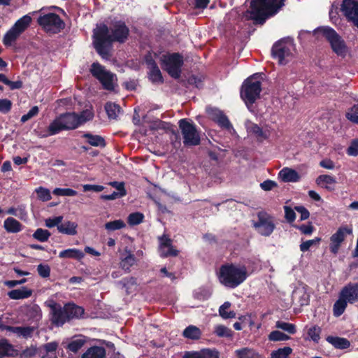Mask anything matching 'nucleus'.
<instances>
[{
    "label": "nucleus",
    "instance_id": "58",
    "mask_svg": "<svg viewBox=\"0 0 358 358\" xmlns=\"http://www.w3.org/2000/svg\"><path fill=\"white\" fill-rule=\"evenodd\" d=\"M206 113L209 117L215 122L223 113L220 110L211 107L206 108Z\"/></svg>",
    "mask_w": 358,
    "mask_h": 358
},
{
    "label": "nucleus",
    "instance_id": "9",
    "mask_svg": "<svg viewBox=\"0 0 358 358\" xmlns=\"http://www.w3.org/2000/svg\"><path fill=\"white\" fill-rule=\"evenodd\" d=\"M252 227L263 236H269L275 229V217L264 210L257 213V220L253 221Z\"/></svg>",
    "mask_w": 358,
    "mask_h": 358
},
{
    "label": "nucleus",
    "instance_id": "35",
    "mask_svg": "<svg viewBox=\"0 0 358 358\" xmlns=\"http://www.w3.org/2000/svg\"><path fill=\"white\" fill-rule=\"evenodd\" d=\"M348 301L339 294L338 299L334 303L333 307V313L335 317L341 316L345 310Z\"/></svg>",
    "mask_w": 358,
    "mask_h": 358
},
{
    "label": "nucleus",
    "instance_id": "53",
    "mask_svg": "<svg viewBox=\"0 0 358 358\" xmlns=\"http://www.w3.org/2000/svg\"><path fill=\"white\" fill-rule=\"evenodd\" d=\"M36 192L38 195V199L43 201H48L52 199L50 192L49 189L40 187L36 189Z\"/></svg>",
    "mask_w": 358,
    "mask_h": 358
},
{
    "label": "nucleus",
    "instance_id": "51",
    "mask_svg": "<svg viewBox=\"0 0 358 358\" xmlns=\"http://www.w3.org/2000/svg\"><path fill=\"white\" fill-rule=\"evenodd\" d=\"M321 331V328L315 325L308 329V335L313 341L318 343L320 339Z\"/></svg>",
    "mask_w": 358,
    "mask_h": 358
},
{
    "label": "nucleus",
    "instance_id": "60",
    "mask_svg": "<svg viewBox=\"0 0 358 358\" xmlns=\"http://www.w3.org/2000/svg\"><path fill=\"white\" fill-rule=\"evenodd\" d=\"M38 111H39V108L38 106H36L32 107L27 114L22 116L21 122L22 123H24L25 122L28 121L31 118L37 115L38 113Z\"/></svg>",
    "mask_w": 358,
    "mask_h": 358
},
{
    "label": "nucleus",
    "instance_id": "56",
    "mask_svg": "<svg viewBox=\"0 0 358 358\" xmlns=\"http://www.w3.org/2000/svg\"><path fill=\"white\" fill-rule=\"evenodd\" d=\"M216 122L218 124V125L227 130H231L233 129L232 124L229 122L228 117L222 113L221 116H220L219 119L216 121Z\"/></svg>",
    "mask_w": 358,
    "mask_h": 358
},
{
    "label": "nucleus",
    "instance_id": "15",
    "mask_svg": "<svg viewBox=\"0 0 358 358\" xmlns=\"http://www.w3.org/2000/svg\"><path fill=\"white\" fill-rule=\"evenodd\" d=\"M341 10L343 15L358 27V1L343 0Z\"/></svg>",
    "mask_w": 358,
    "mask_h": 358
},
{
    "label": "nucleus",
    "instance_id": "12",
    "mask_svg": "<svg viewBox=\"0 0 358 358\" xmlns=\"http://www.w3.org/2000/svg\"><path fill=\"white\" fill-rule=\"evenodd\" d=\"M178 124L183 137V143L186 145H199L200 137L195 125L186 119L180 120Z\"/></svg>",
    "mask_w": 358,
    "mask_h": 358
},
{
    "label": "nucleus",
    "instance_id": "49",
    "mask_svg": "<svg viewBox=\"0 0 358 358\" xmlns=\"http://www.w3.org/2000/svg\"><path fill=\"white\" fill-rule=\"evenodd\" d=\"M214 332L220 338H230L233 335V331L230 329L222 324L216 326Z\"/></svg>",
    "mask_w": 358,
    "mask_h": 358
},
{
    "label": "nucleus",
    "instance_id": "20",
    "mask_svg": "<svg viewBox=\"0 0 358 358\" xmlns=\"http://www.w3.org/2000/svg\"><path fill=\"white\" fill-rule=\"evenodd\" d=\"M57 348L58 343L55 341L47 343L38 348V356L41 358H57Z\"/></svg>",
    "mask_w": 358,
    "mask_h": 358
},
{
    "label": "nucleus",
    "instance_id": "42",
    "mask_svg": "<svg viewBox=\"0 0 358 358\" xmlns=\"http://www.w3.org/2000/svg\"><path fill=\"white\" fill-rule=\"evenodd\" d=\"M31 17L28 15H26L18 20L13 25V27L22 34L28 27L31 23Z\"/></svg>",
    "mask_w": 358,
    "mask_h": 358
},
{
    "label": "nucleus",
    "instance_id": "45",
    "mask_svg": "<svg viewBox=\"0 0 358 358\" xmlns=\"http://www.w3.org/2000/svg\"><path fill=\"white\" fill-rule=\"evenodd\" d=\"M144 215L140 212L132 213L127 217V222L130 226L138 225L143 222Z\"/></svg>",
    "mask_w": 358,
    "mask_h": 358
},
{
    "label": "nucleus",
    "instance_id": "13",
    "mask_svg": "<svg viewBox=\"0 0 358 358\" xmlns=\"http://www.w3.org/2000/svg\"><path fill=\"white\" fill-rule=\"evenodd\" d=\"M293 44L288 41H278L272 48V55L280 64H286L292 57Z\"/></svg>",
    "mask_w": 358,
    "mask_h": 358
},
{
    "label": "nucleus",
    "instance_id": "33",
    "mask_svg": "<svg viewBox=\"0 0 358 358\" xmlns=\"http://www.w3.org/2000/svg\"><path fill=\"white\" fill-rule=\"evenodd\" d=\"M86 341V338L83 336L75 337L69 343L66 349L76 353L85 344Z\"/></svg>",
    "mask_w": 358,
    "mask_h": 358
},
{
    "label": "nucleus",
    "instance_id": "38",
    "mask_svg": "<svg viewBox=\"0 0 358 358\" xmlns=\"http://www.w3.org/2000/svg\"><path fill=\"white\" fill-rule=\"evenodd\" d=\"M20 34L21 33L13 27L3 37L4 44L6 45H10Z\"/></svg>",
    "mask_w": 358,
    "mask_h": 358
},
{
    "label": "nucleus",
    "instance_id": "61",
    "mask_svg": "<svg viewBox=\"0 0 358 358\" xmlns=\"http://www.w3.org/2000/svg\"><path fill=\"white\" fill-rule=\"evenodd\" d=\"M161 251L160 256L162 257H176L178 255V250L173 248L172 245L171 246L167 247V250H165L163 249Z\"/></svg>",
    "mask_w": 358,
    "mask_h": 358
},
{
    "label": "nucleus",
    "instance_id": "52",
    "mask_svg": "<svg viewBox=\"0 0 358 358\" xmlns=\"http://www.w3.org/2000/svg\"><path fill=\"white\" fill-rule=\"evenodd\" d=\"M321 240V238L315 237L314 239L306 241L300 244V250L303 252H307L311 246L319 244Z\"/></svg>",
    "mask_w": 358,
    "mask_h": 358
},
{
    "label": "nucleus",
    "instance_id": "63",
    "mask_svg": "<svg viewBox=\"0 0 358 358\" xmlns=\"http://www.w3.org/2000/svg\"><path fill=\"white\" fill-rule=\"evenodd\" d=\"M159 241L160 250H162L163 249H165L166 248L172 245V240L165 234L159 237Z\"/></svg>",
    "mask_w": 358,
    "mask_h": 358
},
{
    "label": "nucleus",
    "instance_id": "32",
    "mask_svg": "<svg viewBox=\"0 0 358 358\" xmlns=\"http://www.w3.org/2000/svg\"><path fill=\"white\" fill-rule=\"evenodd\" d=\"M182 336L188 339L199 340L201 336V331L196 326L189 325L184 329Z\"/></svg>",
    "mask_w": 358,
    "mask_h": 358
},
{
    "label": "nucleus",
    "instance_id": "25",
    "mask_svg": "<svg viewBox=\"0 0 358 358\" xmlns=\"http://www.w3.org/2000/svg\"><path fill=\"white\" fill-rule=\"evenodd\" d=\"M326 341L336 349L345 350L350 346V342L343 337L328 336Z\"/></svg>",
    "mask_w": 358,
    "mask_h": 358
},
{
    "label": "nucleus",
    "instance_id": "6",
    "mask_svg": "<svg viewBox=\"0 0 358 358\" xmlns=\"http://www.w3.org/2000/svg\"><path fill=\"white\" fill-rule=\"evenodd\" d=\"M90 72L101 83L105 90L112 91L115 89L117 85V76L103 66L94 62L91 65Z\"/></svg>",
    "mask_w": 358,
    "mask_h": 358
},
{
    "label": "nucleus",
    "instance_id": "54",
    "mask_svg": "<svg viewBox=\"0 0 358 358\" xmlns=\"http://www.w3.org/2000/svg\"><path fill=\"white\" fill-rule=\"evenodd\" d=\"M346 117L350 121L358 124V103L348 110L346 113Z\"/></svg>",
    "mask_w": 358,
    "mask_h": 358
},
{
    "label": "nucleus",
    "instance_id": "14",
    "mask_svg": "<svg viewBox=\"0 0 358 358\" xmlns=\"http://www.w3.org/2000/svg\"><path fill=\"white\" fill-rule=\"evenodd\" d=\"M352 234V225H343L330 237L329 250L330 252L336 255L348 235Z\"/></svg>",
    "mask_w": 358,
    "mask_h": 358
},
{
    "label": "nucleus",
    "instance_id": "55",
    "mask_svg": "<svg viewBox=\"0 0 358 358\" xmlns=\"http://www.w3.org/2000/svg\"><path fill=\"white\" fill-rule=\"evenodd\" d=\"M53 194L57 196H75L77 192L70 188H55L53 190Z\"/></svg>",
    "mask_w": 358,
    "mask_h": 358
},
{
    "label": "nucleus",
    "instance_id": "40",
    "mask_svg": "<svg viewBox=\"0 0 358 358\" xmlns=\"http://www.w3.org/2000/svg\"><path fill=\"white\" fill-rule=\"evenodd\" d=\"M292 351V349L289 346L279 348L271 352V358H289Z\"/></svg>",
    "mask_w": 358,
    "mask_h": 358
},
{
    "label": "nucleus",
    "instance_id": "17",
    "mask_svg": "<svg viewBox=\"0 0 358 358\" xmlns=\"http://www.w3.org/2000/svg\"><path fill=\"white\" fill-rule=\"evenodd\" d=\"M340 294L350 303L358 301V283H348L341 289Z\"/></svg>",
    "mask_w": 358,
    "mask_h": 358
},
{
    "label": "nucleus",
    "instance_id": "48",
    "mask_svg": "<svg viewBox=\"0 0 358 358\" xmlns=\"http://www.w3.org/2000/svg\"><path fill=\"white\" fill-rule=\"evenodd\" d=\"M50 236L51 233L48 230L43 229L41 228L37 229L33 234L34 238L36 239L40 242L47 241Z\"/></svg>",
    "mask_w": 358,
    "mask_h": 358
},
{
    "label": "nucleus",
    "instance_id": "26",
    "mask_svg": "<svg viewBox=\"0 0 358 358\" xmlns=\"http://www.w3.org/2000/svg\"><path fill=\"white\" fill-rule=\"evenodd\" d=\"M106 350L101 346H92L82 355L81 358H105Z\"/></svg>",
    "mask_w": 358,
    "mask_h": 358
},
{
    "label": "nucleus",
    "instance_id": "64",
    "mask_svg": "<svg viewBox=\"0 0 358 358\" xmlns=\"http://www.w3.org/2000/svg\"><path fill=\"white\" fill-rule=\"evenodd\" d=\"M12 103L7 99H0V112L7 113L11 109Z\"/></svg>",
    "mask_w": 358,
    "mask_h": 358
},
{
    "label": "nucleus",
    "instance_id": "2",
    "mask_svg": "<svg viewBox=\"0 0 358 358\" xmlns=\"http://www.w3.org/2000/svg\"><path fill=\"white\" fill-rule=\"evenodd\" d=\"M284 6V0H252L246 17L256 24H264L266 20L278 12Z\"/></svg>",
    "mask_w": 358,
    "mask_h": 358
},
{
    "label": "nucleus",
    "instance_id": "27",
    "mask_svg": "<svg viewBox=\"0 0 358 358\" xmlns=\"http://www.w3.org/2000/svg\"><path fill=\"white\" fill-rule=\"evenodd\" d=\"M33 291L26 287H22L21 289H12L8 292V296L11 299L18 300L24 299L30 297L32 295Z\"/></svg>",
    "mask_w": 358,
    "mask_h": 358
},
{
    "label": "nucleus",
    "instance_id": "34",
    "mask_svg": "<svg viewBox=\"0 0 358 358\" xmlns=\"http://www.w3.org/2000/svg\"><path fill=\"white\" fill-rule=\"evenodd\" d=\"M113 186L116 188V191H114L112 194H108L103 196L104 199L108 200H113L119 199L126 194L124 184L120 182H113Z\"/></svg>",
    "mask_w": 358,
    "mask_h": 358
},
{
    "label": "nucleus",
    "instance_id": "36",
    "mask_svg": "<svg viewBox=\"0 0 358 358\" xmlns=\"http://www.w3.org/2000/svg\"><path fill=\"white\" fill-rule=\"evenodd\" d=\"M248 131L255 136L258 141H263L268 138L266 132L264 131L257 124L251 123L248 126Z\"/></svg>",
    "mask_w": 358,
    "mask_h": 358
},
{
    "label": "nucleus",
    "instance_id": "18",
    "mask_svg": "<svg viewBox=\"0 0 358 358\" xmlns=\"http://www.w3.org/2000/svg\"><path fill=\"white\" fill-rule=\"evenodd\" d=\"M182 358H220L219 352L209 348L199 351H185Z\"/></svg>",
    "mask_w": 358,
    "mask_h": 358
},
{
    "label": "nucleus",
    "instance_id": "7",
    "mask_svg": "<svg viewBox=\"0 0 358 358\" xmlns=\"http://www.w3.org/2000/svg\"><path fill=\"white\" fill-rule=\"evenodd\" d=\"M45 8H43L36 13L41 15L37 20L40 26H41L46 31L57 33L64 27V22L60 17L53 13H45Z\"/></svg>",
    "mask_w": 358,
    "mask_h": 358
},
{
    "label": "nucleus",
    "instance_id": "62",
    "mask_svg": "<svg viewBox=\"0 0 358 358\" xmlns=\"http://www.w3.org/2000/svg\"><path fill=\"white\" fill-rule=\"evenodd\" d=\"M62 216H57L52 218H48L45 220V225L49 228H52L55 226L57 227L62 224Z\"/></svg>",
    "mask_w": 358,
    "mask_h": 358
},
{
    "label": "nucleus",
    "instance_id": "43",
    "mask_svg": "<svg viewBox=\"0 0 358 358\" xmlns=\"http://www.w3.org/2000/svg\"><path fill=\"white\" fill-rule=\"evenodd\" d=\"M270 341L278 342L290 339V336L278 330L272 331L268 336Z\"/></svg>",
    "mask_w": 358,
    "mask_h": 358
},
{
    "label": "nucleus",
    "instance_id": "59",
    "mask_svg": "<svg viewBox=\"0 0 358 358\" xmlns=\"http://www.w3.org/2000/svg\"><path fill=\"white\" fill-rule=\"evenodd\" d=\"M347 154L350 156L358 155V138L353 139L347 149Z\"/></svg>",
    "mask_w": 358,
    "mask_h": 358
},
{
    "label": "nucleus",
    "instance_id": "5",
    "mask_svg": "<svg viewBox=\"0 0 358 358\" xmlns=\"http://www.w3.org/2000/svg\"><path fill=\"white\" fill-rule=\"evenodd\" d=\"M78 126L77 114L76 113H66L55 118L48 128V135L58 134L62 130L75 129Z\"/></svg>",
    "mask_w": 358,
    "mask_h": 358
},
{
    "label": "nucleus",
    "instance_id": "37",
    "mask_svg": "<svg viewBox=\"0 0 358 358\" xmlns=\"http://www.w3.org/2000/svg\"><path fill=\"white\" fill-rule=\"evenodd\" d=\"M126 256L122 259L120 266L125 271H129L130 268L135 264L136 259L130 251H126Z\"/></svg>",
    "mask_w": 358,
    "mask_h": 358
},
{
    "label": "nucleus",
    "instance_id": "44",
    "mask_svg": "<svg viewBox=\"0 0 358 358\" xmlns=\"http://www.w3.org/2000/svg\"><path fill=\"white\" fill-rule=\"evenodd\" d=\"M231 306V303L229 301L224 302L219 308V314L224 319L234 318L236 317L234 311L227 312V310Z\"/></svg>",
    "mask_w": 358,
    "mask_h": 358
},
{
    "label": "nucleus",
    "instance_id": "23",
    "mask_svg": "<svg viewBox=\"0 0 358 358\" xmlns=\"http://www.w3.org/2000/svg\"><path fill=\"white\" fill-rule=\"evenodd\" d=\"M65 306L67 315L66 317H67L68 322L73 319L80 318L85 313L84 308L75 303H69L65 304Z\"/></svg>",
    "mask_w": 358,
    "mask_h": 358
},
{
    "label": "nucleus",
    "instance_id": "31",
    "mask_svg": "<svg viewBox=\"0 0 358 358\" xmlns=\"http://www.w3.org/2000/svg\"><path fill=\"white\" fill-rule=\"evenodd\" d=\"M5 229L10 233H17L22 230V224L13 217H8L3 224Z\"/></svg>",
    "mask_w": 358,
    "mask_h": 358
},
{
    "label": "nucleus",
    "instance_id": "46",
    "mask_svg": "<svg viewBox=\"0 0 358 358\" xmlns=\"http://www.w3.org/2000/svg\"><path fill=\"white\" fill-rule=\"evenodd\" d=\"M104 227L106 230L113 231L124 228L126 227V224L122 220H115L106 222Z\"/></svg>",
    "mask_w": 358,
    "mask_h": 358
},
{
    "label": "nucleus",
    "instance_id": "24",
    "mask_svg": "<svg viewBox=\"0 0 358 358\" xmlns=\"http://www.w3.org/2000/svg\"><path fill=\"white\" fill-rule=\"evenodd\" d=\"M85 257V253L77 248H69L61 251L59 257L61 259H73L76 260H81Z\"/></svg>",
    "mask_w": 358,
    "mask_h": 358
},
{
    "label": "nucleus",
    "instance_id": "16",
    "mask_svg": "<svg viewBox=\"0 0 358 358\" xmlns=\"http://www.w3.org/2000/svg\"><path fill=\"white\" fill-rule=\"evenodd\" d=\"M50 321L51 322L57 326L61 327L66 322H68L67 317H66V306L64 307L57 303H53L50 306Z\"/></svg>",
    "mask_w": 358,
    "mask_h": 358
},
{
    "label": "nucleus",
    "instance_id": "1",
    "mask_svg": "<svg viewBox=\"0 0 358 358\" xmlns=\"http://www.w3.org/2000/svg\"><path fill=\"white\" fill-rule=\"evenodd\" d=\"M129 32L128 27L121 21L114 22L110 29L105 24L97 25L93 33L94 48L102 58L108 59L110 57L112 43H124Z\"/></svg>",
    "mask_w": 358,
    "mask_h": 358
},
{
    "label": "nucleus",
    "instance_id": "4",
    "mask_svg": "<svg viewBox=\"0 0 358 358\" xmlns=\"http://www.w3.org/2000/svg\"><path fill=\"white\" fill-rule=\"evenodd\" d=\"M317 38L324 37L330 43L333 51L338 56L345 57L347 48L345 41L331 27L327 26L320 27L313 31Z\"/></svg>",
    "mask_w": 358,
    "mask_h": 358
},
{
    "label": "nucleus",
    "instance_id": "28",
    "mask_svg": "<svg viewBox=\"0 0 358 358\" xmlns=\"http://www.w3.org/2000/svg\"><path fill=\"white\" fill-rule=\"evenodd\" d=\"M317 184L328 189H333L336 184V178L329 175H321L316 179Z\"/></svg>",
    "mask_w": 358,
    "mask_h": 358
},
{
    "label": "nucleus",
    "instance_id": "47",
    "mask_svg": "<svg viewBox=\"0 0 358 358\" xmlns=\"http://www.w3.org/2000/svg\"><path fill=\"white\" fill-rule=\"evenodd\" d=\"M275 327L280 329L290 334H294L296 332V326L294 324L278 320L275 322Z\"/></svg>",
    "mask_w": 358,
    "mask_h": 358
},
{
    "label": "nucleus",
    "instance_id": "50",
    "mask_svg": "<svg viewBox=\"0 0 358 358\" xmlns=\"http://www.w3.org/2000/svg\"><path fill=\"white\" fill-rule=\"evenodd\" d=\"M94 114L92 111L88 109L83 110L79 115L77 114L78 126L79 127L86 122L91 120Z\"/></svg>",
    "mask_w": 358,
    "mask_h": 358
},
{
    "label": "nucleus",
    "instance_id": "57",
    "mask_svg": "<svg viewBox=\"0 0 358 358\" xmlns=\"http://www.w3.org/2000/svg\"><path fill=\"white\" fill-rule=\"evenodd\" d=\"M37 271L41 277L46 278L50 275V267L48 264H40L37 266Z\"/></svg>",
    "mask_w": 358,
    "mask_h": 358
},
{
    "label": "nucleus",
    "instance_id": "22",
    "mask_svg": "<svg viewBox=\"0 0 358 358\" xmlns=\"http://www.w3.org/2000/svg\"><path fill=\"white\" fill-rule=\"evenodd\" d=\"M278 178L284 182H296L301 176L295 170L285 167L280 171Z\"/></svg>",
    "mask_w": 358,
    "mask_h": 358
},
{
    "label": "nucleus",
    "instance_id": "30",
    "mask_svg": "<svg viewBox=\"0 0 358 358\" xmlns=\"http://www.w3.org/2000/svg\"><path fill=\"white\" fill-rule=\"evenodd\" d=\"M83 137L86 138L87 142L92 146L103 148L106 145L104 138L99 135L85 133L83 135Z\"/></svg>",
    "mask_w": 358,
    "mask_h": 358
},
{
    "label": "nucleus",
    "instance_id": "21",
    "mask_svg": "<svg viewBox=\"0 0 358 358\" xmlns=\"http://www.w3.org/2000/svg\"><path fill=\"white\" fill-rule=\"evenodd\" d=\"M146 63L149 69V78L153 83H162L163 77L157 64L152 59H147Z\"/></svg>",
    "mask_w": 358,
    "mask_h": 358
},
{
    "label": "nucleus",
    "instance_id": "3",
    "mask_svg": "<svg viewBox=\"0 0 358 358\" xmlns=\"http://www.w3.org/2000/svg\"><path fill=\"white\" fill-rule=\"evenodd\" d=\"M248 275V269L245 265L240 266L233 263L222 264L217 274L220 282L230 289H234L241 285Z\"/></svg>",
    "mask_w": 358,
    "mask_h": 358
},
{
    "label": "nucleus",
    "instance_id": "11",
    "mask_svg": "<svg viewBox=\"0 0 358 358\" xmlns=\"http://www.w3.org/2000/svg\"><path fill=\"white\" fill-rule=\"evenodd\" d=\"M36 329L35 327H12L9 324L8 317H0V332H6V335L10 336V334H15L19 338L25 339L31 338Z\"/></svg>",
    "mask_w": 358,
    "mask_h": 358
},
{
    "label": "nucleus",
    "instance_id": "29",
    "mask_svg": "<svg viewBox=\"0 0 358 358\" xmlns=\"http://www.w3.org/2000/svg\"><path fill=\"white\" fill-rule=\"evenodd\" d=\"M78 224L76 222L67 221L57 226V230L59 233L73 236L77 234Z\"/></svg>",
    "mask_w": 358,
    "mask_h": 358
},
{
    "label": "nucleus",
    "instance_id": "19",
    "mask_svg": "<svg viewBox=\"0 0 358 358\" xmlns=\"http://www.w3.org/2000/svg\"><path fill=\"white\" fill-rule=\"evenodd\" d=\"M18 355V350H16L6 338L0 339V358L15 357Z\"/></svg>",
    "mask_w": 358,
    "mask_h": 358
},
{
    "label": "nucleus",
    "instance_id": "8",
    "mask_svg": "<svg viewBox=\"0 0 358 358\" xmlns=\"http://www.w3.org/2000/svg\"><path fill=\"white\" fill-rule=\"evenodd\" d=\"M262 91L261 83L255 76L247 78L241 87V96L249 108L259 97Z\"/></svg>",
    "mask_w": 358,
    "mask_h": 358
},
{
    "label": "nucleus",
    "instance_id": "10",
    "mask_svg": "<svg viewBox=\"0 0 358 358\" xmlns=\"http://www.w3.org/2000/svg\"><path fill=\"white\" fill-rule=\"evenodd\" d=\"M162 68L173 78H179L181 67L183 65V57L178 53L163 55L162 57Z\"/></svg>",
    "mask_w": 358,
    "mask_h": 358
},
{
    "label": "nucleus",
    "instance_id": "41",
    "mask_svg": "<svg viewBox=\"0 0 358 358\" xmlns=\"http://www.w3.org/2000/svg\"><path fill=\"white\" fill-rule=\"evenodd\" d=\"M235 355L236 358H255V351L249 348H242L241 349L236 350Z\"/></svg>",
    "mask_w": 358,
    "mask_h": 358
},
{
    "label": "nucleus",
    "instance_id": "39",
    "mask_svg": "<svg viewBox=\"0 0 358 358\" xmlns=\"http://www.w3.org/2000/svg\"><path fill=\"white\" fill-rule=\"evenodd\" d=\"M105 110L110 119H116L120 112V106L110 102L106 103Z\"/></svg>",
    "mask_w": 358,
    "mask_h": 358
}]
</instances>
